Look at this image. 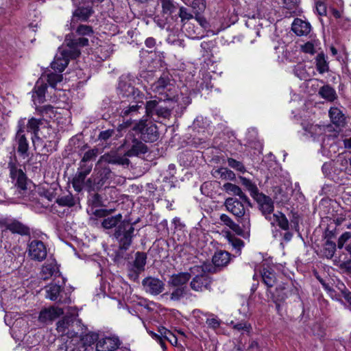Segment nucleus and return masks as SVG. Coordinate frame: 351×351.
<instances>
[{
    "mask_svg": "<svg viewBox=\"0 0 351 351\" xmlns=\"http://www.w3.org/2000/svg\"><path fill=\"white\" fill-rule=\"evenodd\" d=\"M65 42L66 43V47L58 49V51L51 64V68L59 73H62L65 69L71 59H75L80 56L79 47L86 46L88 44V40L86 38L69 39L66 36Z\"/></svg>",
    "mask_w": 351,
    "mask_h": 351,
    "instance_id": "1",
    "label": "nucleus"
},
{
    "mask_svg": "<svg viewBox=\"0 0 351 351\" xmlns=\"http://www.w3.org/2000/svg\"><path fill=\"white\" fill-rule=\"evenodd\" d=\"M175 88L174 81L171 77L167 74L164 73L161 75L157 81L151 84L150 90L154 94L155 97H158L160 100L171 101L175 100L176 103H178L180 97L173 95V90ZM180 104H178L177 106L179 107Z\"/></svg>",
    "mask_w": 351,
    "mask_h": 351,
    "instance_id": "2",
    "label": "nucleus"
},
{
    "mask_svg": "<svg viewBox=\"0 0 351 351\" xmlns=\"http://www.w3.org/2000/svg\"><path fill=\"white\" fill-rule=\"evenodd\" d=\"M243 203L242 201L241 202L237 198L228 197L225 201V206L227 210L237 218L238 222L242 225L245 230H250V213L245 211Z\"/></svg>",
    "mask_w": 351,
    "mask_h": 351,
    "instance_id": "3",
    "label": "nucleus"
},
{
    "mask_svg": "<svg viewBox=\"0 0 351 351\" xmlns=\"http://www.w3.org/2000/svg\"><path fill=\"white\" fill-rule=\"evenodd\" d=\"M167 101L153 99L147 101L145 112L148 117L154 119L157 117L167 118L171 114V110L176 108L175 105H167Z\"/></svg>",
    "mask_w": 351,
    "mask_h": 351,
    "instance_id": "4",
    "label": "nucleus"
},
{
    "mask_svg": "<svg viewBox=\"0 0 351 351\" xmlns=\"http://www.w3.org/2000/svg\"><path fill=\"white\" fill-rule=\"evenodd\" d=\"M86 147V145H84L81 149L82 152L80 154L83 156L80 162V168L75 174L72 182L74 189L77 192H81L88 187V180H86L88 168L86 167V162L88 161V151L84 152Z\"/></svg>",
    "mask_w": 351,
    "mask_h": 351,
    "instance_id": "5",
    "label": "nucleus"
},
{
    "mask_svg": "<svg viewBox=\"0 0 351 351\" xmlns=\"http://www.w3.org/2000/svg\"><path fill=\"white\" fill-rule=\"evenodd\" d=\"M134 228L128 222H121L117 228L114 237L119 241L120 248L127 250L130 246L134 237Z\"/></svg>",
    "mask_w": 351,
    "mask_h": 351,
    "instance_id": "6",
    "label": "nucleus"
},
{
    "mask_svg": "<svg viewBox=\"0 0 351 351\" xmlns=\"http://www.w3.org/2000/svg\"><path fill=\"white\" fill-rule=\"evenodd\" d=\"M0 228H3L1 230L2 237L9 230L12 234L20 236H29L31 234L30 228L16 219H0Z\"/></svg>",
    "mask_w": 351,
    "mask_h": 351,
    "instance_id": "7",
    "label": "nucleus"
},
{
    "mask_svg": "<svg viewBox=\"0 0 351 351\" xmlns=\"http://www.w3.org/2000/svg\"><path fill=\"white\" fill-rule=\"evenodd\" d=\"M89 47L91 51V59H95L97 62L106 60L113 51L110 44L98 38L93 40L92 44Z\"/></svg>",
    "mask_w": 351,
    "mask_h": 351,
    "instance_id": "8",
    "label": "nucleus"
},
{
    "mask_svg": "<svg viewBox=\"0 0 351 351\" xmlns=\"http://www.w3.org/2000/svg\"><path fill=\"white\" fill-rule=\"evenodd\" d=\"M134 130L139 133L141 138L145 142H155L159 136L157 126L152 123L140 122L134 127Z\"/></svg>",
    "mask_w": 351,
    "mask_h": 351,
    "instance_id": "9",
    "label": "nucleus"
},
{
    "mask_svg": "<svg viewBox=\"0 0 351 351\" xmlns=\"http://www.w3.org/2000/svg\"><path fill=\"white\" fill-rule=\"evenodd\" d=\"M125 150L126 157L136 156L147 152V146L137 138H133L132 134L128 135L123 144Z\"/></svg>",
    "mask_w": 351,
    "mask_h": 351,
    "instance_id": "10",
    "label": "nucleus"
},
{
    "mask_svg": "<svg viewBox=\"0 0 351 351\" xmlns=\"http://www.w3.org/2000/svg\"><path fill=\"white\" fill-rule=\"evenodd\" d=\"M118 90L122 97H131L135 99L140 96L139 91L134 86V80L130 75L120 77Z\"/></svg>",
    "mask_w": 351,
    "mask_h": 351,
    "instance_id": "11",
    "label": "nucleus"
},
{
    "mask_svg": "<svg viewBox=\"0 0 351 351\" xmlns=\"http://www.w3.org/2000/svg\"><path fill=\"white\" fill-rule=\"evenodd\" d=\"M27 252L31 259L40 262L47 256V247L41 241L33 240L28 244Z\"/></svg>",
    "mask_w": 351,
    "mask_h": 351,
    "instance_id": "12",
    "label": "nucleus"
},
{
    "mask_svg": "<svg viewBox=\"0 0 351 351\" xmlns=\"http://www.w3.org/2000/svg\"><path fill=\"white\" fill-rule=\"evenodd\" d=\"M158 334L154 332H150V335L161 346L163 350H166L165 341H168L172 346H176L178 339L170 330L165 328H162L158 330Z\"/></svg>",
    "mask_w": 351,
    "mask_h": 351,
    "instance_id": "13",
    "label": "nucleus"
},
{
    "mask_svg": "<svg viewBox=\"0 0 351 351\" xmlns=\"http://www.w3.org/2000/svg\"><path fill=\"white\" fill-rule=\"evenodd\" d=\"M19 130L15 136V145L20 156L24 158L29 156V143L25 136V129L21 125H19Z\"/></svg>",
    "mask_w": 351,
    "mask_h": 351,
    "instance_id": "14",
    "label": "nucleus"
},
{
    "mask_svg": "<svg viewBox=\"0 0 351 351\" xmlns=\"http://www.w3.org/2000/svg\"><path fill=\"white\" fill-rule=\"evenodd\" d=\"M121 342L118 337L110 336L100 339L96 345L97 351H117Z\"/></svg>",
    "mask_w": 351,
    "mask_h": 351,
    "instance_id": "15",
    "label": "nucleus"
},
{
    "mask_svg": "<svg viewBox=\"0 0 351 351\" xmlns=\"http://www.w3.org/2000/svg\"><path fill=\"white\" fill-rule=\"evenodd\" d=\"M142 285L147 293L154 295L162 293L165 286L162 280L153 277H147L143 279Z\"/></svg>",
    "mask_w": 351,
    "mask_h": 351,
    "instance_id": "16",
    "label": "nucleus"
},
{
    "mask_svg": "<svg viewBox=\"0 0 351 351\" xmlns=\"http://www.w3.org/2000/svg\"><path fill=\"white\" fill-rule=\"evenodd\" d=\"M64 314L62 308L56 306L45 308L40 312L38 321L42 324L51 323L56 318Z\"/></svg>",
    "mask_w": 351,
    "mask_h": 351,
    "instance_id": "17",
    "label": "nucleus"
},
{
    "mask_svg": "<svg viewBox=\"0 0 351 351\" xmlns=\"http://www.w3.org/2000/svg\"><path fill=\"white\" fill-rule=\"evenodd\" d=\"M147 255L144 252H137L135 254V259L131 265V271L129 274L131 278L136 279L138 274L145 270Z\"/></svg>",
    "mask_w": 351,
    "mask_h": 351,
    "instance_id": "18",
    "label": "nucleus"
},
{
    "mask_svg": "<svg viewBox=\"0 0 351 351\" xmlns=\"http://www.w3.org/2000/svg\"><path fill=\"white\" fill-rule=\"evenodd\" d=\"M211 280L208 274L204 272L194 277L191 282L190 286L195 291H202L204 289H208Z\"/></svg>",
    "mask_w": 351,
    "mask_h": 351,
    "instance_id": "19",
    "label": "nucleus"
},
{
    "mask_svg": "<svg viewBox=\"0 0 351 351\" xmlns=\"http://www.w3.org/2000/svg\"><path fill=\"white\" fill-rule=\"evenodd\" d=\"M44 130H47L49 136L44 135L43 138L46 140L43 145V151L46 152H53L57 149L58 140L53 130L51 127L45 126Z\"/></svg>",
    "mask_w": 351,
    "mask_h": 351,
    "instance_id": "20",
    "label": "nucleus"
},
{
    "mask_svg": "<svg viewBox=\"0 0 351 351\" xmlns=\"http://www.w3.org/2000/svg\"><path fill=\"white\" fill-rule=\"evenodd\" d=\"M10 178L13 180H16V185L22 190L27 189L26 182L27 178L24 172L21 169H18L14 165L10 163Z\"/></svg>",
    "mask_w": 351,
    "mask_h": 351,
    "instance_id": "21",
    "label": "nucleus"
},
{
    "mask_svg": "<svg viewBox=\"0 0 351 351\" xmlns=\"http://www.w3.org/2000/svg\"><path fill=\"white\" fill-rule=\"evenodd\" d=\"M47 84L44 82L43 78H40L36 83L32 91V99L35 104H43L45 100V92L47 90Z\"/></svg>",
    "mask_w": 351,
    "mask_h": 351,
    "instance_id": "22",
    "label": "nucleus"
},
{
    "mask_svg": "<svg viewBox=\"0 0 351 351\" xmlns=\"http://www.w3.org/2000/svg\"><path fill=\"white\" fill-rule=\"evenodd\" d=\"M255 199L258 202L261 210L267 219L268 216L273 215L274 206L272 199L263 193H261Z\"/></svg>",
    "mask_w": 351,
    "mask_h": 351,
    "instance_id": "23",
    "label": "nucleus"
},
{
    "mask_svg": "<svg viewBox=\"0 0 351 351\" xmlns=\"http://www.w3.org/2000/svg\"><path fill=\"white\" fill-rule=\"evenodd\" d=\"M291 29L297 36H306L311 31V25L308 21L296 18L292 23Z\"/></svg>",
    "mask_w": 351,
    "mask_h": 351,
    "instance_id": "24",
    "label": "nucleus"
},
{
    "mask_svg": "<svg viewBox=\"0 0 351 351\" xmlns=\"http://www.w3.org/2000/svg\"><path fill=\"white\" fill-rule=\"evenodd\" d=\"M222 189L230 195L239 196L243 202L250 205V201L249 198L242 191L241 189L239 186L230 182H227L223 185Z\"/></svg>",
    "mask_w": 351,
    "mask_h": 351,
    "instance_id": "25",
    "label": "nucleus"
},
{
    "mask_svg": "<svg viewBox=\"0 0 351 351\" xmlns=\"http://www.w3.org/2000/svg\"><path fill=\"white\" fill-rule=\"evenodd\" d=\"M102 158L104 161L108 163L121 165H128L130 163V160L126 157L125 154L122 155L117 152H110V153L104 154Z\"/></svg>",
    "mask_w": 351,
    "mask_h": 351,
    "instance_id": "26",
    "label": "nucleus"
},
{
    "mask_svg": "<svg viewBox=\"0 0 351 351\" xmlns=\"http://www.w3.org/2000/svg\"><path fill=\"white\" fill-rule=\"evenodd\" d=\"M143 102L142 101H132L128 106H125V104H123L121 115L123 117H134L138 113L139 110H143Z\"/></svg>",
    "mask_w": 351,
    "mask_h": 351,
    "instance_id": "27",
    "label": "nucleus"
},
{
    "mask_svg": "<svg viewBox=\"0 0 351 351\" xmlns=\"http://www.w3.org/2000/svg\"><path fill=\"white\" fill-rule=\"evenodd\" d=\"M267 220L272 226L277 224L281 229L287 231L289 228V223L286 216L281 212L274 213L267 217Z\"/></svg>",
    "mask_w": 351,
    "mask_h": 351,
    "instance_id": "28",
    "label": "nucleus"
},
{
    "mask_svg": "<svg viewBox=\"0 0 351 351\" xmlns=\"http://www.w3.org/2000/svg\"><path fill=\"white\" fill-rule=\"evenodd\" d=\"M329 117L333 124L338 127H343L346 123V117L343 112L337 107H331L329 110Z\"/></svg>",
    "mask_w": 351,
    "mask_h": 351,
    "instance_id": "29",
    "label": "nucleus"
},
{
    "mask_svg": "<svg viewBox=\"0 0 351 351\" xmlns=\"http://www.w3.org/2000/svg\"><path fill=\"white\" fill-rule=\"evenodd\" d=\"M219 219L223 225L228 226L238 235H243L245 231L249 230H245L242 226H240L239 224L236 223L228 215L226 214H221Z\"/></svg>",
    "mask_w": 351,
    "mask_h": 351,
    "instance_id": "30",
    "label": "nucleus"
},
{
    "mask_svg": "<svg viewBox=\"0 0 351 351\" xmlns=\"http://www.w3.org/2000/svg\"><path fill=\"white\" fill-rule=\"evenodd\" d=\"M158 5L161 7V14L169 18L177 10V4L173 0H158Z\"/></svg>",
    "mask_w": 351,
    "mask_h": 351,
    "instance_id": "31",
    "label": "nucleus"
},
{
    "mask_svg": "<svg viewBox=\"0 0 351 351\" xmlns=\"http://www.w3.org/2000/svg\"><path fill=\"white\" fill-rule=\"evenodd\" d=\"M191 274L188 272H181L173 275L169 280V283L175 287H184L186 284L190 280Z\"/></svg>",
    "mask_w": 351,
    "mask_h": 351,
    "instance_id": "32",
    "label": "nucleus"
},
{
    "mask_svg": "<svg viewBox=\"0 0 351 351\" xmlns=\"http://www.w3.org/2000/svg\"><path fill=\"white\" fill-rule=\"evenodd\" d=\"M318 94L322 98L330 102H332L337 99L336 90L329 84L322 86L319 88Z\"/></svg>",
    "mask_w": 351,
    "mask_h": 351,
    "instance_id": "33",
    "label": "nucleus"
},
{
    "mask_svg": "<svg viewBox=\"0 0 351 351\" xmlns=\"http://www.w3.org/2000/svg\"><path fill=\"white\" fill-rule=\"evenodd\" d=\"M43 124V119H38L36 118H31L29 119L27 124V129L28 132H31L33 133V136L32 137V140L34 143L35 138L38 140H40V138L38 134L40 126Z\"/></svg>",
    "mask_w": 351,
    "mask_h": 351,
    "instance_id": "34",
    "label": "nucleus"
},
{
    "mask_svg": "<svg viewBox=\"0 0 351 351\" xmlns=\"http://www.w3.org/2000/svg\"><path fill=\"white\" fill-rule=\"evenodd\" d=\"M349 164V159L346 158L343 156H339L334 162L335 173L345 171L346 173L351 175V169L348 167Z\"/></svg>",
    "mask_w": 351,
    "mask_h": 351,
    "instance_id": "35",
    "label": "nucleus"
},
{
    "mask_svg": "<svg viewBox=\"0 0 351 351\" xmlns=\"http://www.w3.org/2000/svg\"><path fill=\"white\" fill-rule=\"evenodd\" d=\"M212 261L215 266L224 267L230 261V254L225 251H218L214 254Z\"/></svg>",
    "mask_w": 351,
    "mask_h": 351,
    "instance_id": "36",
    "label": "nucleus"
},
{
    "mask_svg": "<svg viewBox=\"0 0 351 351\" xmlns=\"http://www.w3.org/2000/svg\"><path fill=\"white\" fill-rule=\"evenodd\" d=\"M316 69L320 74L329 71V65L327 57L323 53H318L315 58Z\"/></svg>",
    "mask_w": 351,
    "mask_h": 351,
    "instance_id": "37",
    "label": "nucleus"
},
{
    "mask_svg": "<svg viewBox=\"0 0 351 351\" xmlns=\"http://www.w3.org/2000/svg\"><path fill=\"white\" fill-rule=\"evenodd\" d=\"M239 180L241 184L246 188V189L250 192V195L253 198L257 197L261 193L258 192V189L255 183L252 182L250 180L240 176Z\"/></svg>",
    "mask_w": 351,
    "mask_h": 351,
    "instance_id": "38",
    "label": "nucleus"
},
{
    "mask_svg": "<svg viewBox=\"0 0 351 351\" xmlns=\"http://www.w3.org/2000/svg\"><path fill=\"white\" fill-rule=\"evenodd\" d=\"M261 277L265 285L269 288L272 287L276 284V274L270 269L264 268L261 272Z\"/></svg>",
    "mask_w": 351,
    "mask_h": 351,
    "instance_id": "39",
    "label": "nucleus"
},
{
    "mask_svg": "<svg viewBox=\"0 0 351 351\" xmlns=\"http://www.w3.org/2000/svg\"><path fill=\"white\" fill-rule=\"evenodd\" d=\"M73 323L72 317L65 316L56 323V330L62 335L67 334L66 330Z\"/></svg>",
    "mask_w": 351,
    "mask_h": 351,
    "instance_id": "40",
    "label": "nucleus"
},
{
    "mask_svg": "<svg viewBox=\"0 0 351 351\" xmlns=\"http://www.w3.org/2000/svg\"><path fill=\"white\" fill-rule=\"evenodd\" d=\"M77 200H79V198L76 199L71 193H68L65 195L58 197L56 199V202L60 206L71 208L76 204Z\"/></svg>",
    "mask_w": 351,
    "mask_h": 351,
    "instance_id": "41",
    "label": "nucleus"
},
{
    "mask_svg": "<svg viewBox=\"0 0 351 351\" xmlns=\"http://www.w3.org/2000/svg\"><path fill=\"white\" fill-rule=\"evenodd\" d=\"M62 290V289L60 285L56 284L50 285L46 287V298L53 301L57 300Z\"/></svg>",
    "mask_w": 351,
    "mask_h": 351,
    "instance_id": "42",
    "label": "nucleus"
},
{
    "mask_svg": "<svg viewBox=\"0 0 351 351\" xmlns=\"http://www.w3.org/2000/svg\"><path fill=\"white\" fill-rule=\"evenodd\" d=\"M41 78H43L44 81L47 80L51 87L57 88L56 86L58 83L62 81L63 77L61 74L51 73L46 75H43Z\"/></svg>",
    "mask_w": 351,
    "mask_h": 351,
    "instance_id": "43",
    "label": "nucleus"
},
{
    "mask_svg": "<svg viewBox=\"0 0 351 351\" xmlns=\"http://www.w3.org/2000/svg\"><path fill=\"white\" fill-rule=\"evenodd\" d=\"M121 219L122 216L120 214L109 217L102 221L101 225L106 229H110L115 227L121 221Z\"/></svg>",
    "mask_w": 351,
    "mask_h": 351,
    "instance_id": "44",
    "label": "nucleus"
},
{
    "mask_svg": "<svg viewBox=\"0 0 351 351\" xmlns=\"http://www.w3.org/2000/svg\"><path fill=\"white\" fill-rule=\"evenodd\" d=\"M57 271V267L56 264L51 263L46 264L42 268L43 277L45 280L49 278L53 275H55Z\"/></svg>",
    "mask_w": 351,
    "mask_h": 351,
    "instance_id": "45",
    "label": "nucleus"
},
{
    "mask_svg": "<svg viewBox=\"0 0 351 351\" xmlns=\"http://www.w3.org/2000/svg\"><path fill=\"white\" fill-rule=\"evenodd\" d=\"M336 250V244L332 241L327 240L324 245V254L327 258H332Z\"/></svg>",
    "mask_w": 351,
    "mask_h": 351,
    "instance_id": "46",
    "label": "nucleus"
},
{
    "mask_svg": "<svg viewBox=\"0 0 351 351\" xmlns=\"http://www.w3.org/2000/svg\"><path fill=\"white\" fill-rule=\"evenodd\" d=\"M293 73L300 80H306L308 77L305 66L302 63H299L295 66Z\"/></svg>",
    "mask_w": 351,
    "mask_h": 351,
    "instance_id": "47",
    "label": "nucleus"
},
{
    "mask_svg": "<svg viewBox=\"0 0 351 351\" xmlns=\"http://www.w3.org/2000/svg\"><path fill=\"white\" fill-rule=\"evenodd\" d=\"M217 173L221 179L231 181L236 179L235 173L228 168H220L217 170Z\"/></svg>",
    "mask_w": 351,
    "mask_h": 351,
    "instance_id": "48",
    "label": "nucleus"
},
{
    "mask_svg": "<svg viewBox=\"0 0 351 351\" xmlns=\"http://www.w3.org/2000/svg\"><path fill=\"white\" fill-rule=\"evenodd\" d=\"M228 165L230 167L238 171L241 173H245L246 171L245 167L243 164L234 158H228L227 159Z\"/></svg>",
    "mask_w": 351,
    "mask_h": 351,
    "instance_id": "49",
    "label": "nucleus"
},
{
    "mask_svg": "<svg viewBox=\"0 0 351 351\" xmlns=\"http://www.w3.org/2000/svg\"><path fill=\"white\" fill-rule=\"evenodd\" d=\"M75 18L86 21L88 19V8H84V5L79 7L74 12L72 21H73Z\"/></svg>",
    "mask_w": 351,
    "mask_h": 351,
    "instance_id": "50",
    "label": "nucleus"
},
{
    "mask_svg": "<svg viewBox=\"0 0 351 351\" xmlns=\"http://www.w3.org/2000/svg\"><path fill=\"white\" fill-rule=\"evenodd\" d=\"M228 237L229 243L237 250V252H239L244 245V242L241 239L230 235V233H228Z\"/></svg>",
    "mask_w": 351,
    "mask_h": 351,
    "instance_id": "51",
    "label": "nucleus"
},
{
    "mask_svg": "<svg viewBox=\"0 0 351 351\" xmlns=\"http://www.w3.org/2000/svg\"><path fill=\"white\" fill-rule=\"evenodd\" d=\"M186 294V289L184 287H176L171 293L170 298L171 300L178 301L180 300Z\"/></svg>",
    "mask_w": 351,
    "mask_h": 351,
    "instance_id": "52",
    "label": "nucleus"
},
{
    "mask_svg": "<svg viewBox=\"0 0 351 351\" xmlns=\"http://www.w3.org/2000/svg\"><path fill=\"white\" fill-rule=\"evenodd\" d=\"M188 3L191 5L195 12H199L204 10V0H190Z\"/></svg>",
    "mask_w": 351,
    "mask_h": 351,
    "instance_id": "53",
    "label": "nucleus"
},
{
    "mask_svg": "<svg viewBox=\"0 0 351 351\" xmlns=\"http://www.w3.org/2000/svg\"><path fill=\"white\" fill-rule=\"evenodd\" d=\"M315 10L320 16H325L327 12L326 5L324 0H317L315 2Z\"/></svg>",
    "mask_w": 351,
    "mask_h": 351,
    "instance_id": "54",
    "label": "nucleus"
},
{
    "mask_svg": "<svg viewBox=\"0 0 351 351\" xmlns=\"http://www.w3.org/2000/svg\"><path fill=\"white\" fill-rule=\"evenodd\" d=\"M332 169H334V162H325V163H324V165H322V167L323 173L326 176L330 177L333 179L332 174H331Z\"/></svg>",
    "mask_w": 351,
    "mask_h": 351,
    "instance_id": "55",
    "label": "nucleus"
},
{
    "mask_svg": "<svg viewBox=\"0 0 351 351\" xmlns=\"http://www.w3.org/2000/svg\"><path fill=\"white\" fill-rule=\"evenodd\" d=\"M231 324H233L234 329L237 330L238 331H240V332H242V331L249 332L250 329L251 328L250 324H249L245 322L237 323L234 324H233V322H232Z\"/></svg>",
    "mask_w": 351,
    "mask_h": 351,
    "instance_id": "56",
    "label": "nucleus"
},
{
    "mask_svg": "<svg viewBox=\"0 0 351 351\" xmlns=\"http://www.w3.org/2000/svg\"><path fill=\"white\" fill-rule=\"evenodd\" d=\"M351 238V232H346L343 233L340 237L338 239L337 241V247L339 249H341L345 243L348 241Z\"/></svg>",
    "mask_w": 351,
    "mask_h": 351,
    "instance_id": "57",
    "label": "nucleus"
},
{
    "mask_svg": "<svg viewBox=\"0 0 351 351\" xmlns=\"http://www.w3.org/2000/svg\"><path fill=\"white\" fill-rule=\"evenodd\" d=\"M179 16L181 18L182 21L189 20L193 18V15L188 12L186 8L184 7H181L180 8Z\"/></svg>",
    "mask_w": 351,
    "mask_h": 351,
    "instance_id": "58",
    "label": "nucleus"
},
{
    "mask_svg": "<svg viewBox=\"0 0 351 351\" xmlns=\"http://www.w3.org/2000/svg\"><path fill=\"white\" fill-rule=\"evenodd\" d=\"M302 49L304 52L307 53L313 54L315 53V46L313 43L311 42H307L304 45H302Z\"/></svg>",
    "mask_w": 351,
    "mask_h": 351,
    "instance_id": "59",
    "label": "nucleus"
},
{
    "mask_svg": "<svg viewBox=\"0 0 351 351\" xmlns=\"http://www.w3.org/2000/svg\"><path fill=\"white\" fill-rule=\"evenodd\" d=\"M206 324L208 325L210 328L213 329H216L219 327L220 321L217 318H207Z\"/></svg>",
    "mask_w": 351,
    "mask_h": 351,
    "instance_id": "60",
    "label": "nucleus"
},
{
    "mask_svg": "<svg viewBox=\"0 0 351 351\" xmlns=\"http://www.w3.org/2000/svg\"><path fill=\"white\" fill-rule=\"evenodd\" d=\"M114 132V131L113 130H107L105 131H102L100 132V134L99 135V138L100 140L106 141L110 137L112 136V135Z\"/></svg>",
    "mask_w": 351,
    "mask_h": 351,
    "instance_id": "61",
    "label": "nucleus"
},
{
    "mask_svg": "<svg viewBox=\"0 0 351 351\" xmlns=\"http://www.w3.org/2000/svg\"><path fill=\"white\" fill-rule=\"evenodd\" d=\"M301 0H283L284 4L288 9H292L296 7Z\"/></svg>",
    "mask_w": 351,
    "mask_h": 351,
    "instance_id": "62",
    "label": "nucleus"
},
{
    "mask_svg": "<svg viewBox=\"0 0 351 351\" xmlns=\"http://www.w3.org/2000/svg\"><path fill=\"white\" fill-rule=\"evenodd\" d=\"M78 36H85L88 34V26L84 25H80L76 31Z\"/></svg>",
    "mask_w": 351,
    "mask_h": 351,
    "instance_id": "63",
    "label": "nucleus"
},
{
    "mask_svg": "<svg viewBox=\"0 0 351 351\" xmlns=\"http://www.w3.org/2000/svg\"><path fill=\"white\" fill-rule=\"evenodd\" d=\"M93 214L96 217H103L106 216L108 214V212L106 209L100 208V209H96L95 211H93Z\"/></svg>",
    "mask_w": 351,
    "mask_h": 351,
    "instance_id": "64",
    "label": "nucleus"
}]
</instances>
